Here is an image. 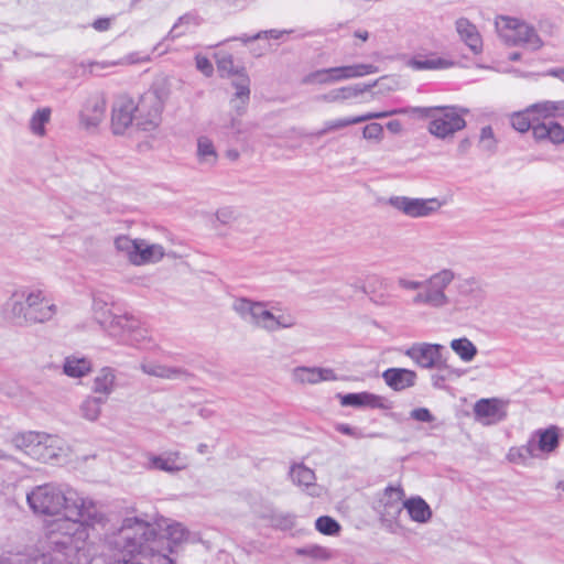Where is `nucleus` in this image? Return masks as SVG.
Returning <instances> with one entry per match:
<instances>
[{
	"mask_svg": "<svg viewBox=\"0 0 564 564\" xmlns=\"http://www.w3.org/2000/svg\"><path fill=\"white\" fill-rule=\"evenodd\" d=\"M140 368L145 375L169 380L182 379L188 376L185 369L155 362H143Z\"/></svg>",
	"mask_w": 564,
	"mask_h": 564,
	"instance_id": "obj_30",
	"label": "nucleus"
},
{
	"mask_svg": "<svg viewBox=\"0 0 564 564\" xmlns=\"http://www.w3.org/2000/svg\"><path fill=\"white\" fill-rule=\"evenodd\" d=\"M382 379L393 391H403L416 384L417 375L406 368H389L382 372Z\"/></svg>",
	"mask_w": 564,
	"mask_h": 564,
	"instance_id": "obj_18",
	"label": "nucleus"
},
{
	"mask_svg": "<svg viewBox=\"0 0 564 564\" xmlns=\"http://www.w3.org/2000/svg\"><path fill=\"white\" fill-rule=\"evenodd\" d=\"M403 498L404 490L401 487H387L384 490L381 517L387 521L397 519L404 509L402 502Z\"/></svg>",
	"mask_w": 564,
	"mask_h": 564,
	"instance_id": "obj_23",
	"label": "nucleus"
},
{
	"mask_svg": "<svg viewBox=\"0 0 564 564\" xmlns=\"http://www.w3.org/2000/svg\"><path fill=\"white\" fill-rule=\"evenodd\" d=\"M219 160V154L213 140L206 135L197 138L196 161L204 169H213Z\"/></svg>",
	"mask_w": 564,
	"mask_h": 564,
	"instance_id": "obj_27",
	"label": "nucleus"
},
{
	"mask_svg": "<svg viewBox=\"0 0 564 564\" xmlns=\"http://www.w3.org/2000/svg\"><path fill=\"white\" fill-rule=\"evenodd\" d=\"M408 66L414 70L445 69L452 66V63L435 55L415 56L408 62Z\"/></svg>",
	"mask_w": 564,
	"mask_h": 564,
	"instance_id": "obj_35",
	"label": "nucleus"
},
{
	"mask_svg": "<svg viewBox=\"0 0 564 564\" xmlns=\"http://www.w3.org/2000/svg\"><path fill=\"white\" fill-rule=\"evenodd\" d=\"M457 295L452 303L457 308L478 307L485 300V289L475 278H467L456 284Z\"/></svg>",
	"mask_w": 564,
	"mask_h": 564,
	"instance_id": "obj_11",
	"label": "nucleus"
},
{
	"mask_svg": "<svg viewBox=\"0 0 564 564\" xmlns=\"http://www.w3.org/2000/svg\"><path fill=\"white\" fill-rule=\"evenodd\" d=\"M231 308L245 323L267 333L289 329L297 324L291 311L276 307L271 302L241 296L234 300Z\"/></svg>",
	"mask_w": 564,
	"mask_h": 564,
	"instance_id": "obj_3",
	"label": "nucleus"
},
{
	"mask_svg": "<svg viewBox=\"0 0 564 564\" xmlns=\"http://www.w3.org/2000/svg\"><path fill=\"white\" fill-rule=\"evenodd\" d=\"M29 555L26 554L0 555V564H29Z\"/></svg>",
	"mask_w": 564,
	"mask_h": 564,
	"instance_id": "obj_54",
	"label": "nucleus"
},
{
	"mask_svg": "<svg viewBox=\"0 0 564 564\" xmlns=\"http://www.w3.org/2000/svg\"><path fill=\"white\" fill-rule=\"evenodd\" d=\"M40 433L41 432L34 431L19 432L13 434L9 442L14 448L32 457V452H34L35 445L39 444L37 438L40 437Z\"/></svg>",
	"mask_w": 564,
	"mask_h": 564,
	"instance_id": "obj_34",
	"label": "nucleus"
},
{
	"mask_svg": "<svg viewBox=\"0 0 564 564\" xmlns=\"http://www.w3.org/2000/svg\"><path fill=\"white\" fill-rule=\"evenodd\" d=\"M290 475L293 482L303 487L310 496L318 497L321 495L322 488L315 484L316 477L311 468L302 464L294 465Z\"/></svg>",
	"mask_w": 564,
	"mask_h": 564,
	"instance_id": "obj_26",
	"label": "nucleus"
},
{
	"mask_svg": "<svg viewBox=\"0 0 564 564\" xmlns=\"http://www.w3.org/2000/svg\"><path fill=\"white\" fill-rule=\"evenodd\" d=\"M411 419L419 421V422H425L430 423L434 421L433 414L430 412L426 408H417L411 411L410 413Z\"/></svg>",
	"mask_w": 564,
	"mask_h": 564,
	"instance_id": "obj_53",
	"label": "nucleus"
},
{
	"mask_svg": "<svg viewBox=\"0 0 564 564\" xmlns=\"http://www.w3.org/2000/svg\"><path fill=\"white\" fill-rule=\"evenodd\" d=\"M194 18L191 17V15H183L178 19V21L173 25L169 36H171L172 39L173 37H176V36H180L182 34V32H177L178 28L183 24H187L189 23L191 21H193Z\"/></svg>",
	"mask_w": 564,
	"mask_h": 564,
	"instance_id": "obj_62",
	"label": "nucleus"
},
{
	"mask_svg": "<svg viewBox=\"0 0 564 564\" xmlns=\"http://www.w3.org/2000/svg\"><path fill=\"white\" fill-rule=\"evenodd\" d=\"M422 284H423V280L422 281H417V280H410V279H406V278H399L398 279V285L402 290H406V291H417V292H421Z\"/></svg>",
	"mask_w": 564,
	"mask_h": 564,
	"instance_id": "obj_59",
	"label": "nucleus"
},
{
	"mask_svg": "<svg viewBox=\"0 0 564 564\" xmlns=\"http://www.w3.org/2000/svg\"><path fill=\"white\" fill-rule=\"evenodd\" d=\"M216 218L219 223L228 225L236 219V214L232 208L225 207L217 210Z\"/></svg>",
	"mask_w": 564,
	"mask_h": 564,
	"instance_id": "obj_58",
	"label": "nucleus"
},
{
	"mask_svg": "<svg viewBox=\"0 0 564 564\" xmlns=\"http://www.w3.org/2000/svg\"><path fill=\"white\" fill-rule=\"evenodd\" d=\"M383 398L369 392H364L362 406L383 408Z\"/></svg>",
	"mask_w": 564,
	"mask_h": 564,
	"instance_id": "obj_60",
	"label": "nucleus"
},
{
	"mask_svg": "<svg viewBox=\"0 0 564 564\" xmlns=\"http://www.w3.org/2000/svg\"><path fill=\"white\" fill-rule=\"evenodd\" d=\"M455 26L460 40L471 52L475 54L480 53L482 50V41L477 28L466 18H459Z\"/></svg>",
	"mask_w": 564,
	"mask_h": 564,
	"instance_id": "obj_25",
	"label": "nucleus"
},
{
	"mask_svg": "<svg viewBox=\"0 0 564 564\" xmlns=\"http://www.w3.org/2000/svg\"><path fill=\"white\" fill-rule=\"evenodd\" d=\"M138 242L139 239H131L126 235H121L115 239V248L133 264V257L138 251Z\"/></svg>",
	"mask_w": 564,
	"mask_h": 564,
	"instance_id": "obj_40",
	"label": "nucleus"
},
{
	"mask_svg": "<svg viewBox=\"0 0 564 564\" xmlns=\"http://www.w3.org/2000/svg\"><path fill=\"white\" fill-rule=\"evenodd\" d=\"M164 257V248L158 243H149L139 239L138 251L133 257V264L141 265L150 262L160 261Z\"/></svg>",
	"mask_w": 564,
	"mask_h": 564,
	"instance_id": "obj_29",
	"label": "nucleus"
},
{
	"mask_svg": "<svg viewBox=\"0 0 564 564\" xmlns=\"http://www.w3.org/2000/svg\"><path fill=\"white\" fill-rule=\"evenodd\" d=\"M337 431H338V432H340V433H343V434H346V435H350V436H352V437H356V438L364 437V435H362L359 431H357V430L352 429V427H351V426H349L348 424H339V425L337 426Z\"/></svg>",
	"mask_w": 564,
	"mask_h": 564,
	"instance_id": "obj_64",
	"label": "nucleus"
},
{
	"mask_svg": "<svg viewBox=\"0 0 564 564\" xmlns=\"http://www.w3.org/2000/svg\"><path fill=\"white\" fill-rule=\"evenodd\" d=\"M529 113L532 112L528 111V108L524 111L514 112L510 119L513 129L522 133L532 129L534 123L530 120Z\"/></svg>",
	"mask_w": 564,
	"mask_h": 564,
	"instance_id": "obj_48",
	"label": "nucleus"
},
{
	"mask_svg": "<svg viewBox=\"0 0 564 564\" xmlns=\"http://www.w3.org/2000/svg\"><path fill=\"white\" fill-rule=\"evenodd\" d=\"M449 346L464 362L474 360L478 352L477 347L466 337L453 339Z\"/></svg>",
	"mask_w": 564,
	"mask_h": 564,
	"instance_id": "obj_37",
	"label": "nucleus"
},
{
	"mask_svg": "<svg viewBox=\"0 0 564 564\" xmlns=\"http://www.w3.org/2000/svg\"><path fill=\"white\" fill-rule=\"evenodd\" d=\"M149 469L176 473L186 468V462L178 452H170L164 455H148Z\"/></svg>",
	"mask_w": 564,
	"mask_h": 564,
	"instance_id": "obj_20",
	"label": "nucleus"
},
{
	"mask_svg": "<svg viewBox=\"0 0 564 564\" xmlns=\"http://www.w3.org/2000/svg\"><path fill=\"white\" fill-rule=\"evenodd\" d=\"M270 525L280 530H290L294 527L295 517L291 513L273 511L268 517Z\"/></svg>",
	"mask_w": 564,
	"mask_h": 564,
	"instance_id": "obj_45",
	"label": "nucleus"
},
{
	"mask_svg": "<svg viewBox=\"0 0 564 564\" xmlns=\"http://www.w3.org/2000/svg\"><path fill=\"white\" fill-rule=\"evenodd\" d=\"M388 204L411 218L427 217L438 212L442 203L437 198H412L391 196Z\"/></svg>",
	"mask_w": 564,
	"mask_h": 564,
	"instance_id": "obj_8",
	"label": "nucleus"
},
{
	"mask_svg": "<svg viewBox=\"0 0 564 564\" xmlns=\"http://www.w3.org/2000/svg\"><path fill=\"white\" fill-rule=\"evenodd\" d=\"M217 68L221 77L232 76L234 78L237 73L245 72L243 69L239 70L235 68L234 58L229 54H225L217 57Z\"/></svg>",
	"mask_w": 564,
	"mask_h": 564,
	"instance_id": "obj_47",
	"label": "nucleus"
},
{
	"mask_svg": "<svg viewBox=\"0 0 564 564\" xmlns=\"http://www.w3.org/2000/svg\"><path fill=\"white\" fill-rule=\"evenodd\" d=\"M107 99L102 93L90 95L79 112V122L85 129L97 128L105 118Z\"/></svg>",
	"mask_w": 564,
	"mask_h": 564,
	"instance_id": "obj_12",
	"label": "nucleus"
},
{
	"mask_svg": "<svg viewBox=\"0 0 564 564\" xmlns=\"http://www.w3.org/2000/svg\"><path fill=\"white\" fill-rule=\"evenodd\" d=\"M116 373L115 370L110 367L101 368L94 379L93 391L95 393L102 394V398H108V395L115 389Z\"/></svg>",
	"mask_w": 564,
	"mask_h": 564,
	"instance_id": "obj_32",
	"label": "nucleus"
},
{
	"mask_svg": "<svg viewBox=\"0 0 564 564\" xmlns=\"http://www.w3.org/2000/svg\"><path fill=\"white\" fill-rule=\"evenodd\" d=\"M403 507L408 511L412 521L426 523L432 518V509L421 497H412L403 501Z\"/></svg>",
	"mask_w": 564,
	"mask_h": 564,
	"instance_id": "obj_31",
	"label": "nucleus"
},
{
	"mask_svg": "<svg viewBox=\"0 0 564 564\" xmlns=\"http://www.w3.org/2000/svg\"><path fill=\"white\" fill-rule=\"evenodd\" d=\"M111 19L110 18H99L94 21L93 28L96 31L104 32L110 29Z\"/></svg>",
	"mask_w": 564,
	"mask_h": 564,
	"instance_id": "obj_63",
	"label": "nucleus"
},
{
	"mask_svg": "<svg viewBox=\"0 0 564 564\" xmlns=\"http://www.w3.org/2000/svg\"><path fill=\"white\" fill-rule=\"evenodd\" d=\"M408 111L405 109H394L390 111H380V112H367L365 115L356 116V117H347V118H339L335 120H328L324 123V127L316 131L314 135L316 137H323L329 132L337 131L340 129H344L346 127L366 122L372 119H382L387 118L397 113H406Z\"/></svg>",
	"mask_w": 564,
	"mask_h": 564,
	"instance_id": "obj_14",
	"label": "nucleus"
},
{
	"mask_svg": "<svg viewBox=\"0 0 564 564\" xmlns=\"http://www.w3.org/2000/svg\"><path fill=\"white\" fill-rule=\"evenodd\" d=\"M424 117L431 118L429 131L440 139L453 135L465 128L466 121L456 108H413Z\"/></svg>",
	"mask_w": 564,
	"mask_h": 564,
	"instance_id": "obj_7",
	"label": "nucleus"
},
{
	"mask_svg": "<svg viewBox=\"0 0 564 564\" xmlns=\"http://www.w3.org/2000/svg\"><path fill=\"white\" fill-rule=\"evenodd\" d=\"M474 414L485 425L498 423L506 417L502 402L498 399H480L474 405Z\"/></svg>",
	"mask_w": 564,
	"mask_h": 564,
	"instance_id": "obj_16",
	"label": "nucleus"
},
{
	"mask_svg": "<svg viewBox=\"0 0 564 564\" xmlns=\"http://www.w3.org/2000/svg\"><path fill=\"white\" fill-rule=\"evenodd\" d=\"M26 501L34 514L41 517H61L53 525L48 536L87 541L89 529L105 525L107 517L97 503L75 489L56 484L34 487Z\"/></svg>",
	"mask_w": 564,
	"mask_h": 564,
	"instance_id": "obj_2",
	"label": "nucleus"
},
{
	"mask_svg": "<svg viewBox=\"0 0 564 564\" xmlns=\"http://www.w3.org/2000/svg\"><path fill=\"white\" fill-rule=\"evenodd\" d=\"M110 336L123 344H132L130 334L134 332L135 322L127 315H112L107 326H102Z\"/></svg>",
	"mask_w": 564,
	"mask_h": 564,
	"instance_id": "obj_22",
	"label": "nucleus"
},
{
	"mask_svg": "<svg viewBox=\"0 0 564 564\" xmlns=\"http://www.w3.org/2000/svg\"><path fill=\"white\" fill-rule=\"evenodd\" d=\"M378 73V67L372 64H354L337 67H330L332 80L338 83L352 78L364 77L366 75Z\"/></svg>",
	"mask_w": 564,
	"mask_h": 564,
	"instance_id": "obj_24",
	"label": "nucleus"
},
{
	"mask_svg": "<svg viewBox=\"0 0 564 564\" xmlns=\"http://www.w3.org/2000/svg\"><path fill=\"white\" fill-rule=\"evenodd\" d=\"M231 86L235 88L234 96L239 98L250 99V78L243 73H237L231 79Z\"/></svg>",
	"mask_w": 564,
	"mask_h": 564,
	"instance_id": "obj_44",
	"label": "nucleus"
},
{
	"mask_svg": "<svg viewBox=\"0 0 564 564\" xmlns=\"http://www.w3.org/2000/svg\"><path fill=\"white\" fill-rule=\"evenodd\" d=\"M301 83L303 85H329L333 84L330 67L317 69L306 74Z\"/></svg>",
	"mask_w": 564,
	"mask_h": 564,
	"instance_id": "obj_43",
	"label": "nucleus"
},
{
	"mask_svg": "<svg viewBox=\"0 0 564 564\" xmlns=\"http://www.w3.org/2000/svg\"><path fill=\"white\" fill-rule=\"evenodd\" d=\"M93 311L95 319L101 325L107 326L109 318L113 315L108 308L107 303L100 297H94Z\"/></svg>",
	"mask_w": 564,
	"mask_h": 564,
	"instance_id": "obj_46",
	"label": "nucleus"
},
{
	"mask_svg": "<svg viewBox=\"0 0 564 564\" xmlns=\"http://www.w3.org/2000/svg\"><path fill=\"white\" fill-rule=\"evenodd\" d=\"M225 128L231 130L236 134L242 133L243 128H242L241 117H238L237 115H232L230 117L228 123L225 124Z\"/></svg>",
	"mask_w": 564,
	"mask_h": 564,
	"instance_id": "obj_61",
	"label": "nucleus"
},
{
	"mask_svg": "<svg viewBox=\"0 0 564 564\" xmlns=\"http://www.w3.org/2000/svg\"><path fill=\"white\" fill-rule=\"evenodd\" d=\"M364 392L348 393L341 397L340 403L345 406H362Z\"/></svg>",
	"mask_w": 564,
	"mask_h": 564,
	"instance_id": "obj_56",
	"label": "nucleus"
},
{
	"mask_svg": "<svg viewBox=\"0 0 564 564\" xmlns=\"http://www.w3.org/2000/svg\"><path fill=\"white\" fill-rule=\"evenodd\" d=\"M296 554L306 555V556H311L314 558H327L328 557V551L326 549L317 546V545L297 549Z\"/></svg>",
	"mask_w": 564,
	"mask_h": 564,
	"instance_id": "obj_51",
	"label": "nucleus"
},
{
	"mask_svg": "<svg viewBox=\"0 0 564 564\" xmlns=\"http://www.w3.org/2000/svg\"><path fill=\"white\" fill-rule=\"evenodd\" d=\"M380 80H376L372 84L369 85H351V86H345L339 87L329 90L326 94L318 95L316 97L317 101L326 102V104H333V102H344L349 99H355L359 97L361 94L369 91L372 87H375Z\"/></svg>",
	"mask_w": 564,
	"mask_h": 564,
	"instance_id": "obj_17",
	"label": "nucleus"
},
{
	"mask_svg": "<svg viewBox=\"0 0 564 564\" xmlns=\"http://www.w3.org/2000/svg\"><path fill=\"white\" fill-rule=\"evenodd\" d=\"M500 37L511 45H523L532 51L543 46V41L533 26L513 18L501 17L496 21Z\"/></svg>",
	"mask_w": 564,
	"mask_h": 564,
	"instance_id": "obj_6",
	"label": "nucleus"
},
{
	"mask_svg": "<svg viewBox=\"0 0 564 564\" xmlns=\"http://www.w3.org/2000/svg\"><path fill=\"white\" fill-rule=\"evenodd\" d=\"M531 437H535V453H552L558 446V429L554 425L538 430Z\"/></svg>",
	"mask_w": 564,
	"mask_h": 564,
	"instance_id": "obj_28",
	"label": "nucleus"
},
{
	"mask_svg": "<svg viewBox=\"0 0 564 564\" xmlns=\"http://www.w3.org/2000/svg\"><path fill=\"white\" fill-rule=\"evenodd\" d=\"M102 397H87L80 404V413L83 417L89 421H96L101 412V405L106 402Z\"/></svg>",
	"mask_w": 564,
	"mask_h": 564,
	"instance_id": "obj_39",
	"label": "nucleus"
},
{
	"mask_svg": "<svg viewBox=\"0 0 564 564\" xmlns=\"http://www.w3.org/2000/svg\"><path fill=\"white\" fill-rule=\"evenodd\" d=\"M196 68L203 73L205 76L209 77L214 73V67L210 61L202 55H197L196 58Z\"/></svg>",
	"mask_w": 564,
	"mask_h": 564,
	"instance_id": "obj_55",
	"label": "nucleus"
},
{
	"mask_svg": "<svg viewBox=\"0 0 564 564\" xmlns=\"http://www.w3.org/2000/svg\"><path fill=\"white\" fill-rule=\"evenodd\" d=\"M284 33H288V31H278V30H269V31H261L259 33H257L256 35L251 36V37H248V36H240V37H235L234 40H239V41H242L245 43L247 42H250V41H256L258 39H261V37H271V39H280Z\"/></svg>",
	"mask_w": 564,
	"mask_h": 564,
	"instance_id": "obj_52",
	"label": "nucleus"
},
{
	"mask_svg": "<svg viewBox=\"0 0 564 564\" xmlns=\"http://www.w3.org/2000/svg\"><path fill=\"white\" fill-rule=\"evenodd\" d=\"M249 100L250 99H242L237 96H232V98L230 99V106L235 111V115H237L238 117H242L246 112Z\"/></svg>",
	"mask_w": 564,
	"mask_h": 564,
	"instance_id": "obj_57",
	"label": "nucleus"
},
{
	"mask_svg": "<svg viewBox=\"0 0 564 564\" xmlns=\"http://www.w3.org/2000/svg\"><path fill=\"white\" fill-rule=\"evenodd\" d=\"M444 349L443 345L420 343L412 345L405 355L411 358L419 367L424 369L437 368L441 364V351Z\"/></svg>",
	"mask_w": 564,
	"mask_h": 564,
	"instance_id": "obj_13",
	"label": "nucleus"
},
{
	"mask_svg": "<svg viewBox=\"0 0 564 564\" xmlns=\"http://www.w3.org/2000/svg\"><path fill=\"white\" fill-rule=\"evenodd\" d=\"M528 111L536 113L543 119L564 115V100L561 101H542L528 107Z\"/></svg>",
	"mask_w": 564,
	"mask_h": 564,
	"instance_id": "obj_36",
	"label": "nucleus"
},
{
	"mask_svg": "<svg viewBox=\"0 0 564 564\" xmlns=\"http://www.w3.org/2000/svg\"><path fill=\"white\" fill-rule=\"evenodd\" d=\"M134 112L133 128L140 131H154L161 122V109L155 98L143 97Z\"/></svg>",
	"mask_w": 564,
	"mask_h": 564,
	"instance_id": "obj_10",
	"label": "nucleus"
},
{
	"mask_svg": "<svg viewBox=\"0 0 564 564\" xmlns=\"http://www.w3.org/2000/svg\"><path fill=\"white\" fill-rule=\"evenodd\" d=\"M292 377L296 382L316 384L322 381H334L337 379L330 368L321 367H296L292 371Z\"/></svg>",
	"mask_w": 564,
	"mask_h": 564,
	"instance_id": "obj_19",
	"label": "nucleus"
},
{
	"mask_svg": "<svg viewBox=\"0 0 564 564\" xmlns=\"http://www.w3.org/2000/svg\"><path fill=\"white\" fill-rule=\"evenodd\" d=\"M56 314L55 304L51 303L41 290L15 291L4 305V316L15 326H30L44 323Z\"/></svg>",
	"mask_w": 564,
	"mask_h": 564,
	"instance_id": "obj_4",
	"label": "nucleus"
},
{
	"mask_svg": "<svg viewBox=\"0 0 564 564\" xmlns=\"http://www.w3.org/2000/svg\"><path fill=\"white\" fill-rule=\"evenodd\" d=\"M532 134L536 142L549 141L554 145L564 142V127L555 121H543L533 124Z\"/></svg>",
	"mask_w": 564,
	"mask_h": 564,
	"instance_id": "obj_21",
	"label": "nucleus"
},
{
	"mask_svg": "<svg viewBox=\"0 0 564 564\" xmlns=\"http://www.w3.org/2000/svg\"><path fill=\"white\" fill-rule=\"evenodd\" d=\"M478 148L489 155L496 153L498 148V140L496 139L494 130L490 126L481 128L478 140Z\"/></svg>",
	"mask_w": 564,
	"mask_h": 564,
	"instance_id": "obj_41",
	"label": "nucleus"
},
{
	"mask_svg": "<svg viewBox=\"0 0 564 564\" xmlns=\"http://www.w3.org/2000/svg\"><path fill=\"white\" fill-rule=\"evenodd\" d=\"M51 109L42 108L34 112L30 120V129L36 135L45 134V124L50 121Z\"/></svg>",
	"mask_w": 564,
	"mask_h": 564,
	"instance_id": "obj_42",
	"label": "nucleus"
},
{
	"mask_svg": "<svg viewBox=\"0 0 564 564\" xmlns=\"http://www.w3.org/2000/svg\"><path fill=\"white\" fill-rule=\"evenodd\" d=\"M383 134V127L377 122L369 123L362 129V137L377 143L382 141Z\"/></svg>",
	"mask_w": 564,
	"mask_h": 564,
	"instance_id": "obj_50",
	"label": "nucleus"
},
{
	"mask_svg": "<svg viewBox=\"0 0 564 564\" xmlns=\"http://www.w3.org/2000/svg\"><path fill=\"white\" fill-rule=\"evenodd\" d=\"M454 279L455 272L451 269H442L433 273L423 280L421 292H416L412 299L413 305L435 311L448 307L452 299L446 291Z\"/></svg>",
	"mask_w": 564,
	"mask_h": 564,
	"instance_id": "obj_5",
	"label": "nucleus"
},
{
	"mask_svg": "<svg viewBox=\"0 0 564 564\" xmlns=\"http://www.w3.org/2000/svg\"><path fill=\"white\" fill-rule=\"evenodd\" d=\"M37 441L39 444L32 452V458L41 463H50L58 458L64 451V442L56 435L41 432Z\"/></svg>",
	"mask_w": 564,
	"mask_h": 564,
	"instance_id": "obj_15",
	"label": "nucleus"
},
{
	"mask_svg": "<svg viewBox=\"0 0 564 564\" xmlns=\"http://www.w3.org/2000/svg\"><path fill=\"white\" fill-rule=\"evenodd\" d=\"M137 102L127 95L118 96L111 108V130L113 134H123L129 128L133 129Z\"/></svg>",
	"mask_w": 564,
	"mask_h": 564,
	"instance_id": "obj_9",
	"label": "nucleus"
},
{
	"mask_svg": "<svg viewBox=\"0 0 564 564\" xmlns=\"http://www.w3.org/2000/svg\"><path fill=\"white\" fill-rule=\"evenodd\" d=\"M91 361L86 357L68 356L65 358L64 373L72 378H82L91 371Z\"/></svg>",
	"mask_w": 564,
	"mask_h": 564,
	"instance_id": "obj_33",
	"label": "nucleus"
},
{
	"mask_svg": "<svg viewBox=\"0 0 564 564\" xmlns=\"http://www.w3.org/2000/svg\"><path fill=\"white\" fill-rule=\"evenodd\" d=\"M188 536L183 524L164 519L156 525L137 517L126 518L121 524L105 534L104 546L113 556L109 564H174L169 556L173 546ZM86 541L48 536L41 555L31 557L29 564H89Z\"/></svg>",
	"mask_w": 564,
	"mask_h": 564,
	"instance_id": "obj_1",
	"label": "nucleus"
},
{
	"mask_svg": "<svg viewBox=\"0 0 564 564\" xmlns=\"http://www.w3.org/2000/svg\"><path fill=\"white\" fill-rule=\"evenodd\" d=\"M315 527L321 533L326 535H334L340 530L339 523L327 516L319 517L315 522Z\"/></svg>",
	"mask_w": 564,
	"mask_h": 564,
	"instance_id": "obj_49",
	"label": "nucleus"
},
{
	"mask_svg": "<svg viewBox=\"0 0 564 564\" xmlns=\"http://www.w3.org/2000/svg\"><path fill=\"white\" fill-rule=\"evenodd\" d=\"M533 457H538V453H535V437H531L523 446L510 448L508 453V459L517 464H524Z\"/></svg>",
	"mask_w": 564,
	"mask_h": 564,
	"instance_id": "obj_38",
	"label": "nucleus"
}]
</instances>
